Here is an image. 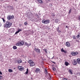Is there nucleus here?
Masks as SVG:
<instances>
[{"mask_svg": "<svg viewBox=\"0 0 80 80\" xmlns=\"http://www.w3.org/2000/svg\"><path fill=\"white\" fill-rule=\"evenodd\" d=\"M12 24V23L9 22L8 21H7L5 22V24H4V27L6 28H10Z\"/></svg>", "mask_w": 80, "mask_h": 80, "instance_id": "nucleus-1", "label": "nucleus"}, {"mask_svg": "<svg viewBox=\"0 0 80 80\" xmlns=\"http://www.w3.org/2000/svg\"><path fill=\"white\" fill-rule=\"evenodd\" d=\"M24 44V42L23 41H21V42H17L16 44V45L17 46H19L20 47V46H23V45Z\"/></svg>", "mask_w": 80, "mask_h": 80, "instance_id": "nucleus-2", "label": "nucleus"}, {"mask_svg": "<svg viewBox=\"0 0 80 80\" xmlns=\"http://www.w3.org/2000/svg\"><path fill=\"white\" fill-rule=\"evenodd\" d=\"M42 22L45 24H47V23H50V20H45L44 19L42 20Z\"/></svg>", "mask_w": 80, "mask_h": 80, "instance_id": "nucleus-3", "label": "nucleus"}, {"mask_svg": "<svg viewBox=\"0 0 80 80\" xmlns=\"http://www.w3.org/2000/svg\"><path fill=\"white\" fill-rule=\"evenodd\" d=\"M28 63L30 64V66H31V67H33V66L35 65V64L33 61L32 60L29 61Z\"/></svg>", "mask_w": 80, "mask_h": 80, "instance_id": "nucleus-4", "label": "nucleus"}, {"mask_svg": "<svg viewBox=\"0 0 80 80\" xmlns=\"http://www.w3.org/2000/svg\"><path fill=\"white\" fill-rule=\"evenodd\" d=\"M14 18V16L13 15L11 16L9 15L8 16L7 18L8 20H11V19H13Z\"/></svg>", "mask_w": 80, "mask_h": 80, "instance_id": "nucleus-5", "label": "nucleus"}, {"mask_svg": "<svg viewBox=\"0 0 80 80\" xmlns=\"http://www.w3.org/2000/svg\"><path fill=\"white\" fill-rule=\"evenodd\" d=\"M34 50H35V51L36 52H37V53H39V54L40 53V50L38 48H35L34 49Z\"/></svg>", "mask_w": 80, "mask_h": 80, "instance_id": "nucleus-6", "label": "nucleus"}, {"mask_svg": "<svg viewBox=\"0 0 80 80\" xmlns=\"http://www.w3.org/2000/svg\"><path fill=\"white\" fill-rule=\"evenodd\" d=\"M72 63L74 65H76L77 64V62H76V60L75 59H74L72 61Z\"/></svg>", "mask_w": 80, "mask_h": 80, "instance_id": "nucleus-7", "label": "nucleus"}, {"mask_svg": "<svg viewBox=\"0 0 80 80\" xmlns=\"http://www.w3.org/2000/svg\"><path fill=\"white\" fill-rule=\"evenodd\" d=\"M71 54L72 55H73V56H74L75 55H78V52H73L71 53Z\"/></svg>", "mask_w": 80, "mask_h": 80, "instance_id": "nucleus-8", "label": "nucleus"}, {"mask_svg": "<svg viewBox=\"0 0 80 80\" xmlns=\"http://www.w3.org/2000/svg\"><path fill=\"white\" fill-rule=\"evenodd\" d=\"M9 31H11L10 32L11 33H13L15 32V29L14 28H11L9 29Z\"/></svg>", "mask_w": 80, "mask_h": 80, "instance_id": "nucleus-9", "label": "nucleus"}, {"mask_svg": "<svg viewBox=\"0 0 80 80\" xmlns=\"http://www.w3.org/2000/svg\"><path fill=\"white\" fill-rule=\"evenodd\" d=\"M38 3H40L41 4H43V2L42 0H37Z\"/></svg>", "mask_w": 80, "mask_h": 80, "instance_id": "nucleus-10", "label": "nucleus"}, {"mask_svg": "<svg viewBox=\"0 0 80 80\" xmlns=\"http://www.w3.org/2000/svg\"><path fill=\"white\" fill-rule=\"evenodd\" d=\"M66 45L67 47H69L70 46V43H69V42H67L66 43Z\"/></svg>", "mask_w": 80, "mask_h": 80, "instance_id": "nucleus-11", "label": "nucleus"}, {"mask_svg": "<svg viewBox=\"0 0 80 80\" xmlns=\"http://www.w3.org/2000/svg\"><path fill=\"white\" fill-rule=\"evenodd\" d=\"M18 69L20 70H24V68L22 67H21L20 66L18 67Z\"/></svg>", "mask_w": 80, "mask_h": 80, "instance_id": "nucleus-12", "label": "nucleus"}, {"mask_svg": "<svg viewBox=\"0 0 80 80\" xmlns=\"http://www.w3.org/2000/svg\"><path fill=\"white\" fill-rule=\"evenodd\" d=\"M44 72L45 74L46 75V76H47L48 74H49V73H48V72H47V69H44Z\"/></svg>", "mask_w": 80, "mask_h": 80, "instance_id": "nucleus-13", "label": "nucleus"}, {"mask_svg": "<svg viewBox=\"0 0 80 80\" xmlns=\"http://www.w3.org/2000/svg\"><path fill=\"white\" fill-rule=\"evenodd\" d=\"M46 76L48 78L49 80H51L52 79V78L51 77V76H50V73L48 74V75H47Z\"/></svg>", "mask_w": 80, "mask_h": 80, "instance_id": "nucleus-14", "label": "nucleus"}, {"mask_svg": "<svg viewBox=\"0 0 80 80\" xmlns=\"http://www.w3.org/2000/svg\"><path fill=\"white\" fill-rule=\"evenodd\" d=\"M59 27H58V28L56 29V30L57 32H58V33H61V31L60 30Z\"/></svg>", "mask_w": 80, "mask_h": 80, "instance_id": "nucleus-15", "label": "nucleus"}, {"mask_svg": "<svg viewBox=\"0 0 80 80\" xmlns=\"http://www.w3.org/2000/svg\"><path fill=\"white\" fill-rule=\"evenodd\" d=\"M22 62V61L21 59L18 60V63H21Z\"/></svg>", "mask_w": 80, "mask_h": 80, "instance_id": "nucleus-16", "label": "nucleus"}, {"mask_svg": "<svg viewBox=\"0 0 80 80\" xmlns=\"http://www.w3.org/2000/svg\"><path fill=\"white\" fill-rule=\"evenodd\" d=\"M61 52H64L65 53H67V51H65V50H63V48L61 49Z\"/></svg>", "mask_w": 80, "mask_h": 80, "instance_id": "nucleus-17", "label": "nucleus"}, {"mask_svg": "<svg viewBox=\"0 0 80 80\" xmlns=\"http://www.w3.org/2000/svg\"><path fill=\"white\" fill-rule=\"evenodd\" d=\"M40 69L38 68H37L35 71V72L38 73V72H40Z\"/></svg>", "mask_w": 80, "mask_h": 80, "instance_id": "nucleus-18", "label": "nucleus"}, {"mask_svg": "<svg viewBox=\"0 0 80 80\" xmlns=\"http://www.w3.org/2000/svg\"><path fill=\"white\" fill-rule=\"evenodd\" d=\"M72 69H70L69 70V72L71 74V75H72L73 74V72H72Z\"/></svg>", "mask_w": 80, "mask_h": 80, "instance_id": "nucleus-19", "label": "nucleus"}, {"mask_svg": "<svg viewBox=\"0 0 80 80\" xmlns=\"http://www.w3.org/2000/svg\"><path fill=\"white\" fill-rule=\"evenodd\" d=\"M77 63H78V64H80V59L79 58H78L77 59Z\"/></svg>", "mask_w": 80, "mask_h": 80, "instance_id": "nucleus-20", "label": "nucleus"}, {"mask_svg": "<svg viewBox=\"0 0 80 80\" xmlns=\"http://www.w3.org/2000/svg\"><path fill=\"white\" fill-rule=\"evenodd\" d=\"M59 21H60V20L58 19L57 18H56L55 19V22L56 23H58V22Z\"/></svg>", "mask_w": 80, "mask_h": 80, "instance_id": "nucleus-21", "label": "nucleus"}, {"mask_svg": "<svg viewBox=\"0 0 80 80\" xmlns=\"http://www.w3.org/2000/svg\"><path fill=\"white\" fill-rule=\"evenodd\" d=\"M65 65L66 66H68V65H69V63L68 62H65Z\"/></svg>", "mask_w": 80, "mask_h": 80, "instance_id": "nucleus-22", "label": "nucleus"}, {"mask_svg": "<svg viewBox=\"0 0 80 80\" xmlns=\"http://www.w3.org/2000/svg\"><path fill=\"white\" fill-rule=\"evenodd\" d=\"M13 48L14 50H17V46H13Z\"/></svg>", "mask_w": 80, "mask_h": 80, "instance_id": "nucleus-23", "label": "nucleus"}, {"mask_svg": "<svg viewBox=\"0 0 80 80\" xmlns=\"http://www.w3.org/2000/svg\"><path fill=\"white\" fill-rule=\"evenodd\" d=\"M8 71L9 72H13V70H12L11 69H9L8 70Z\"/></svg>", "mask_w": 80, "mask_h": 80, "instance_id": "nucleus-24", "label": "nucleus"}, {"mask_svg": "<svg viewBox=\"0 0 80 80\" xmlns=\"http://www.w3.org/2000/svg\"><path fill=\"white\" fill-rule=\"evenodd\" d=\"M43 50H44L45 52V53H47L48 52H47V49H43Z\"/></svg>", "mask_w": 80, "mask_h": 80, "instance_id": "nucleus-25", "label": "nucleus"}, {"mask_svg": "<svg viewBox=\"0 0 80 80\" xmlns=\"http://www.w3.org/2000/svg\"><path fill=\"white\" fill-rule=\"evenodd\" d=\"M10 9V10H12L13 9V7L12 6H11L10 8H9Z\"/></svg>", "mask_w": 80, "mask_h": 80, "instance_id": "nucleus-26", "label": "nucleus"}, {"mask_svg": "<svg viewBox=\"0 0 80 80\" xmlns=\"http://www.w3.org/2000/svg\"><path fill=\"white\" fill-rule=\"evenodd\" d=\"M72 9H70V10H69V12H68L69 14L71 13V12H72Z\"/></svg>", "mask_w": 80, "mask_h": 80, "instance_id": "nucleus-27", "label": "nucleus"}, {"mask_svg": "<svg viewBox=\"0 0 80 80\" xmlns=\"http://www.w3.org/2000/svg\"><path fill=\"white\" fill-rule=\"evenodd\" d=\"M28 69L27 68V71L25 72L26 74H28Z\"/></svg>", "mask_w": 80, "mask_h": 80, "instance_id": "nucleus-28", "label": "nucleus"}, {"mask_svg": "<svg viewBox=\"0 0 80 80\" xmlns=\"http://www.w3.org/2000/svg\"><path fill=\"white\" fill-rule=\"evenodd\" d=\"M2 19L3 20L4 23H5V22H6V21H5V19H4V18H2Z\"/></svg>", "mask_w": 80, "mask_h": 80, "instance_id": "nucleus-29", "label": "nucleus"}, {"mask_svg": "<svg viewBox=\"0 0 80 80\" xmlns=\"http://www.w3.org/2000/svg\"><path fill=\"white\" fill-rule=\"evenodd\" d=\"M25 45H26V46H27V47H28V44L27 42H25Z\"/></svg>", "mask_w": 80, "mask_h": 80, "instance_id": "nucleus-30", "label": "nucleus"}, {"mask_svg": "<svg viewBox=\"0 0 80 80\" xmlns=\"http://www.w3.org/2000/svg\"><path fill=\"white\" fill-rule=\"evenodd\" d=\"M72 37H73V39H75V40H76V39H77V38H76V37H75V36H72Z\"/></svg>", "mask_w": 80, "mask_h": 80, "instance_id": "nucleus-31", "label": "nucleus"}, {"mask_svg": "<svg viewBox=\"0 0 80 80\" xmlns=\"http://www.w3.org/2000/svg\"><path fill=\"white\" fill-rule=\"evenodd\" d=\"M53 70H54V71H55V70H56V69L55 68H54V67H52V68Z\"/></svg>", "mask_w": 80, "mask_h": 80, "instance_id": "nucleus-32", "label": "nucleus"}, {"mask_svg": "<svg viewBox=\"0 0 80 80\" xmlns=\"http://www.w3.org/2000/svg\"><path fill=\"white\" fill-rule=\"evenodd\" d=\"M80 34V33H79V34L76 37H77V38H79V37H80V35H79V34Z\"/></svg>", "mask_w": 80, "mask_h": 80, "instance_id": "nucleus-33", "label": "nucleus"}, {"mask_svg": "<svg viewBox=\"0 0 80 80\" xmlns=\"http://www.w3.org/2000/svg\"><path fill=\"white\" fill-rule=\"evenodd\" d=\"M19 33V32L18 31H17L15 33V34L17 35V33Z\"/></svg>", "mask_w": 80, "mask_h": 80, "instance_id": "nucleus-34", "label": "nucleus"}, {"mask_svg": "<svg viewBox=\"0 0 80 80\" xmlns=\"http://www.w3.org/2000/svg\"><path fill=\"white\" fill-rule=\"evenodd\" d=\"M22 29H19L18 30V31L19 32H21L22 31Z\"/></svg>", "mask_w": 80, "mask_h": 80, "instance_id": "nucleus-35", "label": "nucleus"}, {"mask_svg": "<svg viewBox=\"0 0 80 80\" xmlns=\"http://www.w3.org/2000/svg\"><path fill=\"white\" fill-rule=\"evenodd\" d=\"M15 62L16 63H18V60H16L15 61Z\"/></svg>", "mask_w": 80, "mask_h": 80, "instance_id": "nucleus-36", "label": "nucleus"}, {"mask_svg": "<svg viewBox=\"0 0 80 80\" xmlns=\"http://www.w3.org/2000/svg\"><path fill=\"white\" fill-rule=\"evenodd\" d=\"M52 17H55V14H53V13H52Z\"/></svg>", "mask_w": 80, "mask_h": 80, "instance_id": "nucleus-37", "label": "nucleus"}, {"mask_svg": "<svg viewBox=\"0 0 80 80\" xmlns=\"http://www.w3.org/2000/svg\"><path fill=\"white\" fill-rule=\"evenodd\" d=\"M24 24H25V25H27V22H24Z\"/></svg>", "mask_w": 80, "mask_h": 80, "instance_id": "nucleus-38", "label": "nucleus"}, {"mask_svg": "<svg viewBox=\"0 0 80 80\" xmlns=\"http://www.w3.org/2000/svg\"><path fill=\"white\" fill-rule=\"evenodd\" d=\"M66 28H67L68 29V27L67 26H66Z\"/></svg>", "mask_w": 80, "mask_h": 80, "instance_id": "nucleus-39", "label": "nucleus"}, {"mask_svg": "<svg viewBox=\"0 0 80 80\" xmlns=\"http://www.w3.org/2000/svg\"><path fill=\"white\" fill-rule=\"evenodd\" d=\"M63 80H68L67 78H64V79H63Z\"/></svg>", "mask_w": 80, "mask_h": 80, "instance_id": "nucleus-40", "label": "nucleus"}, {"mask_svg": "<svg viewBox=\"0 0 80 80\" xmlns=\"http://www.w3.org/2000/svg\"><path fill=\"white\" fill-rule=\"evenodd\" d=\"M2 78V76H0V80Z\"/></svg>", "mask_w": 80, "mask_h": 80, "instance_id": "nucleus-41", "label": "nucleus"}, {"mask_svg": "<svg viewBox=\"0 0 80 80\" xmlns=\"http://www.w3.org/2000/svg\"><path fill=\"white\" fill-rule=\"evenodd\" d=\"M0 75H2V72L0 71Z\"/></svg>", "mask_w": 80, "mask_h": 80, "instance_id": "nucleus-42", "label": "nucleus"}, {"mask_svg": "<svg viewBox=\"0 0 80 80\" xmlns=\"http://www.w3.org/2000/svg\"><path fill=\"white\" fill-rule=\"evenodd\" d=\"M30 45H31V43L28 44V47H29V46H30Z\"/></svg>", "mask_w": 80, "mask_h": 80, "instance_id": "nucleus-43", "label": "nucleus"}, {"mask_svg": "<svg viewBox=\"0 0 80 80\" xmlns=\"http://www.w3.org/2000/svg\"><path fill=\"white\" fill-rule=\"evenodd\" d=\"M1 26H2V24L0 23V27H1Z\"/></svg>", "mask_w": 80, "mask_h": 80, "instance_id": "nucleus-44", "label": "nucleus"}, {"mask_svg": "<svg viewBox=\"0 0 80 80\" xmlns=\"http://www.w3.org/2000/svg\"><path fill=\"white\" fill-rule=\"evenodd\" d=\"M53 63H55V62H53Z\"/></svg>", "mask_w": 80, "mask_h": 80, "instance_id": "nucleus-45", "label": "nucleus"}, {"mask_svg": "<svg viewBox=\"0 0 80 80\" xmlns=\"http://www.w3.org/2000/svg\"><path fill=\"white\" fill-rule=\"evenodd\" d=\"M78 42H79V41H78H78H77Z\"/></svg>", "mask_w": 80, "mask_h": 80, "instance_id": "nucleus-46", "label": "nucleus"}, {"mask_svg": "<svg viewBox=\"0 0 80 80\" xmlns=\"http://www.w3.org/2000/svg\"><path fill=\"white\" fill-rule=\"evenodd\" d=\"M63 24H65V23H64Z\"/></svg>", "mask_w": 80, "mask_h": 80, "instance_id": "nucleus-47", "label": "nucleus"}, {"mask_svg": "<svg viewBox=\"0 0 80 80\" xmlns=\"http://www.w3.org/2000/svg\"><path fill=\"white\" fill-rule=\"evenodd\" d=\"M48 1H50V0H48Z\"/></svg>", "mask_w": 80, "mask_h": 80, "instance_id": "nucleus-48", "label": "nucleus"}, {"mask_svg": "<svg viewBox=\"0 0 80 80\" xmlns=\"http://www.w3.org/2000/svg\"><path fill=\"white\" fill-rule=\"evenodd\" d=\"M37 15L38 17V15Z\"/></svg>", "mask_w": 80, "mask_h": 80, "instance_id": "nucleus-49", "label": "nucleus"}, {"mask_svg": "<svg viewBox=\"0 0 80 80\" xmlns=\"http://www.w3.org/2000/svg\"><path fill=\"white\" fill-rule=\"evenodd\" d=\"M16 1H17V0H15Z\"/></svg>", "mask_w": 80, "mask_h": 80, "instance_id": "nucleus-50", "label": "nucleus"}, {"mask_svg": "<svg viewBox=\"0 0 80 80\" xmlns=\"http://www.w3.org/2000/svg\"><path fill=\"white\" fill-rule=\"evenodd\" d=\"M31 78V79H32V78Z\"/></svg>", "mask_w": 80, "mask_h": 80, "instance_id": "nucleus-51", "label": "nucleus"}]
</instances>
